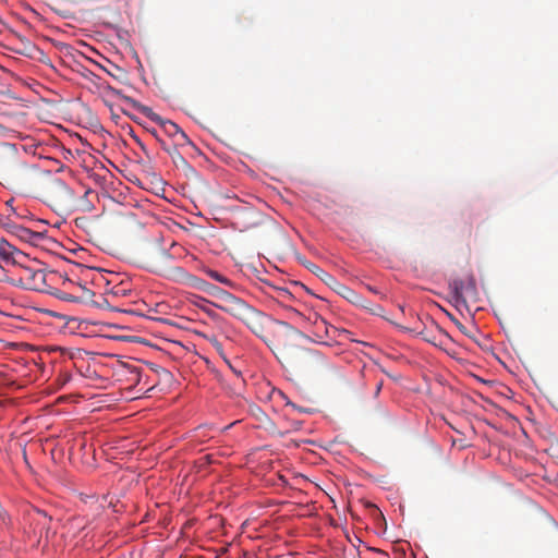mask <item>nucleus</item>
Returning a JSON list of instances; mask_svg holds the SVG:
<instances>
[{
  "instance_id": "obj_1",
  "label": "nucleus",
  "mask_w": 558,
  "mask_h": 558,
  "mask_svg": "<svg viewBox=\"0 0 558 558\" xmlns=\"http://www.w3.org/2000/svg\"><path fill=\"white\" fill-rule=\"evenodd\" d=\"M206 292L217 300L214 303L217 308L243 323L270 348L287 368L295 372H313L327 366L323 354L301 348L299 342L306 337L292 325L270 319L244 300L211 283Z\"/></svg>"
},
{
  "instance_id": "obj_2",
  "label": "nucleus",
  "mask_w": 558,
  "mask_h": 558,
  "mask_svg": "<svg viewBox=\"0 0 558 558\" xmlns=\"http://www.w3.org/2000/svg\"><path fill=\"white\" fill-rule=\"evenodd\" d=\"M171 255L159 244H147L138 253V263L150 272L177 283L206 292L209 282L187 272L180 266H171Z\"/></svg>"
},
{
  "instance_id": "obj_3",
  "label": "nucleus",
  "mask_w": 558,
  "mask_h": 558,
  "mask_svg": "<svg viewBox=\"0 0 558 558\" xmlns=\"http://www.w3.org/2000/svg\"><path fill=\"white\" fill-rule=\"evenodd\" d=\"M4 280L27 290L45 292L48 289L46 274L37 260H31L28 264L14 260V276L7 277Z\"/></svg>"
},
{
  "instance_id": "obj_4",
  "label": "nucleus",
  "mask_w": 558,
  "mask_h": 558,
  "mask_svg": "<svg viewBox=\"0 0 558 558\" xmlns=\"http://www.w3.org/2000/svg\"><path fill=\"white\" fill-rule=\"evenodd\" d=\"M45 202L56 213H68L75 209L73 191L60 179H52L44 189Z\"/></svg>"
},
{
  "instance_id": "obj_5",
  "label": "nucleus",
  "mask_w": 558,
  "mask_h": 558,
  "mask_svg": "<svg viewBox=\"0 0 558 558\" xmlns=\"http://www.w3.org/2000/svg\"><path fill=\"white\" fill-rule=\"evenodd\" d=\"M112 93L121 97L124 102L131 106V108L137 110L146 118L157 123L160 126L161 131L170 138H173L180 132L181 129L178 124L170 120L163 119L158 113H156L150 107L142 105L140 101L133 99L132 97L123 95L121 90L112 89Z\"/></svg>"
},
{
  "instance_id": "obj_6",
  "label": "nucleus",
  "mask_w": 558,
  "mask_h": 558,
  "mask_svg": "<svg viewBox=\"0 0 558 558\" xmlns=\"http://www.w3.org/2000/svg\"><path fill=\"white\" fill-rule=\"evenodd\" d=\"M313 274H315L317 277H319L323 281H325L327 284H329L339 295L351 302L355 305H363V296L356 293L351 288L340 283L335 277L327 274L325 270H323L320 267L310 263L306 266Z\"/></svg>"
},
{
  "instance_id": "obj_7",
  "label": "nucleus",
  "mask_w": 558,
  "mask_h": 558,
  "mask_svg": "<svg viewBox=\"0 0 558 558\" xmlns=\"http://www.w3.org/2000/svg\"><path fill=\"white\" fill-rule=\"evenodd\" d=\"M311 332H312V337H308L305 333H303L306 338L300 340V342H299L303 350L311 351L310 349H306L303 347L304 341L311 340V341L322 343V344H329V342L327 340H335L337 335L339 332H344V330L340 331L338 328L328 324L324 318H322V319H318V324H316V326L313 327V330ZM313 351L320 354L318 351H315V350H313Z\"/></svg>"
},
{
  "instance_id": "obj_8",
  "label": "nucleus",
  "mask_w": 558,
  "mask_h": 558,
  "mask_svg": "<svg viewBox=\"0 0 558 558\" xmlns=\"http://www.w3.org/2000/svg\"><path fill=\"white\" fill-rule=\"evenodd\" d=\"M17 161L16 154L10 146H5L3 151H0V170L5 173H11Z\"/></svg>"
},
{
  "instance_id": "obj_9",
  "label": "nucleus",
  "mask_w": 558,
  "mask_h": 558,
  "mask_svg": "<svg viewBox=\"0 0 558 558\" xmlns=\"http://www.w3.org/2000/svg\"><path fill=\"white\" fill-rule=\"evenodd\" d=\"M13 234L16 235L22 241H25L31 244H37L39 240L43 239V234L40 232L32 231L31 229L23 226H13Z\"/></svg>"
},
{
  "instance_id": "obj_10",
  "label": "nucleus",
  "mask_w": 558,
  "mask_h": 558,
  "mask_svg": "<svg viewBox=\"0 0 558 558\" xmlns=\"http://www.w3.org/2000/svg\"><path fill=\"white\" fill-rule=\"evenodd\" d=\"M449 289H450V292L452 293L453 298L457 301H461L465 293V282L459 278L452 279L449 282Z\"/></svg>"
},
{
  "instance_id": "obj_11",
  "label": "nucleus",
  "mask_w": 558,
  "mask_h": 558,
  "mask_svg": "<svg viewBox=\"0 0 558 558\" xmlns=\"http://www.w3.org/2000/svg\"><path fill=\"white\" fill-rule=\"evenodd\" d=\"M15 253H16V250L14 248L13 245L8 243L5 240H0V258L1 259L5 260V262L12 260V263L14 264V260H16L14 258Z\"/></svg>"
},
{
  "instance_id": "obj_12",
  "label": "nucleus",
  "mask_w": 558,
  "mask_h": 558,
  "mask_svg": "<svg viewBox=\"0 0 558 558\" xmlns=\"http://www.w3.org/2000/svg\"><path fill=\"white\" fill-rule=\"evenodd\" d=\"M34 520L36 522V525L40 526V535L43 534L44 531L47 534L49 531V524L51 519L48 518L46 513L38 511L37 518Z\"/></svg>"
},
{
  "instance_id": "obj_13",
  "label": "nucleus",
  "mask_w": 558,
  "mask_h": 558,
  "mask_svg": "<svg viewBox=\"0 0 558 558\" xmlns=\"http://www.w3.org/2000/svg\"><path fill=\"white\" fill-rule=\"evenodd\" d=\"M171 140L173 141V145L175 147H178V146L184 147L187 145H192L191 140L182 130H180V132Z\"/></svg>"
},
{
  "instance_id": "obj_14",
  "label": "nucleus",
  "mask_w": 558,
  "mask_h": 558,
  "mask_svg": "<svg viewBox=\"0 0 558 558\" xmlns=\"http://www.w3.org/2000/svg\"><path fill=\"white\" fill-rule=\"evenodd\" d=\"M206 272L210 278H213L214 280H216L220 283H223L227 286L231 284V281L227 277L222 276L221 274H219L216 270L208 269V270H206Z\"/></svg>"
},
{
  "instance_id": "obj_15",
  "label": "nucleus",
  "mask_w": 558,
  "mask_h": 558,
  "mask_svg": "<svg viewBox=\"0 0 558 558\" xmlns=\"http://www.w3.org/2000/svg\"><path fill=\"white\" fill-rule=\"evenodd\" d=\"M300 316L302 318H304L307 323H310L311 325H313V327L316 326V324H318V319H322L323 317L316 313V312H312L310 313L307 316H305L304 314H300Z\"/></svg>"
},
{
  "instance_id": "obj_16",
  "label": "nucleus",
  "mask_w": 558,
  "mask_h": 558,
  "mask_svg": "<svg viewBox=\"0 0 558 558\" xmlns=\"http://www.w3.org/2000/svg\"><path fill=\"white\" fill-rule=\"evenodd\" d=\"M162 148L172 156L175 163L178 160L182 163H186L185 159L178 153L177 149L171 150L165 143H162Z\"/></svg>"
},
{
  "instance_id": "obj_17",
  "label": "nucleus",
  "mask_w": 558,
  "mask_h": 558,
  "mask_svg": "<svg viewBox=\"0 0 558 558\" xmlns=\"http://www.w3.org/2000/svg\"><path fill=\"white\" fill-rule=\"evenodd\" d=\"M0 223L2 227H4L9 232L13 234V226H19L17 223L13 222L10 218H0Z\"/></svg>"
},
{
  "instance_id": "obj_18",
  "label": "nucleus",
  "mask_w": 558,
  "mask_h": 558,
  "mask_svg": "<svg viewBox=\"0 0 558 558\" xmlns=\"http://www.w3.org/2000/svg\"><path fill=\"white\" fill-rule=\"evenodd\" d=\"M476 291V282L474 277L471 275L465 282V292H475Z\"/></svg>"
},
{
  "instance_id": "obj_19",
  "label": "nucleus",
  "mask_w": 558,
  "mask_h": 558,
  "mask_svg": "<svg viewBox=\"0 0 558 558\" xmlns=\"http://www.w3.org/2000/svg\"><path fill=\"white\" fill-rule=\"evenodd\" d=\"M209 342L220 354H222V344L215 336L209 338Z\"/></svg>"
},
{
  "instance_id": "obj_20",
  "label": "nucleus",
  "mask_w": 558,
  "mask_h": 558,
  "mask_svg": "<svg viewBox=\"0 0 558 558\" xmlns=\"http://www.w3.org/2000/svg\"><path fill=\"white\" fill-rule=\"evenodd\" d=\"M456 325H457V327L459 328V330L462 333H464L465 336L472 338L470 331L468 330V328L463 324H461L460 322L456 320Z\"/></svg>"
},
{
  "instance_id": "obj_21",
  "label": "nucleus",
  "mask_w": 558,
  "mask_h": 558,
  "mask_svg": "<svg viewBox=\"0 0 558 558\" xmlns=\"http://www.w3.org/2000/svg\"><path fill=\"white\" fill-rule=\"evenodd\" d=\"M373 314L381 316L384 313V308L380 305H374L372 308H369Z\"/></svg>"
},
{
  "instance_id": "obj_22",
  "label": "nucleus",
  "mask_w": 558,
  "mask_h": 558,
  "mask_svg": "<svg viewBox=\"0 0 558 558\" xmlns=\"http://www.w3.org/2000/svg\"><path fill=\"white\" fill-rule=\"evenodd\" d=\"M83 211H90L93 209V206L88 203V202H84L82 204V208H81Z\"/></svg>"
},
{
  "instance_id": "obj_23",
  "label": "nucleus",
  "mask_w": 558,
  "mask_h": 558,
  "mask_svg": "<svg viewBox=\"0 0 558 558\" xmlns=\"http://www.w3.org/2000/svg\"><path fill=\"white\" fill-rule=\"evenodd\" d=\"M383 387V381H379L377 385H376V391H375V395H378L380 389Z\"/></svg>"
},
{
  "instance_id": "obj_24",
  "label": "nucleus",
  "mask_w": 558,
  "mask_h": 558,
  "mask_svg": "<svg viewBox=\"0 0 558 558\" xmlns=\"http://www.w3.org/2000/svg\"><path fill=\"white\" fill-rule=\"evenodd\" d=\"M151 134L153 136H155L161 144L165 143L163 141H161L157 134V131H151Z\"/></svg>"
},
{
  "instance_id": "obj_25",
  "label": "nucleus",
  "mask_w": 558,
  "mask_h": 558,
  "mask_svg": "<svg viewBox=\"0 0 558 558\" xmlns=\"http://www.w3.org/2000/svg\"><path fill=\"white\" fill-rule=\"evenodd\" d=\"M362 303H363V305H362L363 307L369 308L368 304H367L368 302L364 298H363Z\"/></svg>"
},
{
  "instance_id": "obj_26",
  "label": "nucleus",
  "mask_w": 558,
  "mask_h": 558,
  "mask_svg": "<svg viewBox=\"0 0 558 558\" xmlns=\"http://www.w3.org/2000/svg\"><path fill=\"white\" fill-rule=\"evenodd\" d=\"M89 193V191L85 192L84 197H86Z\"/></svg>"
}]
</instances>
